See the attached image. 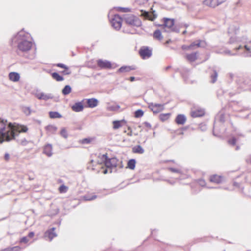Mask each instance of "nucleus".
Here are the masks:
<instances>
[{"label":"nucleus","mask_w":251,"mask_h":251,"mask_svg":"<svg viewBox=\"0 0 251 251\" xmlns=\"http://www.w3.org/2000/svg\"><path fill=\"white\" fill-rule=\"evenodd\" d=\"M63 73L65 75H70L71 74V72L68 71V70H66L63 72Z\"/></svg>","instance_id":"0e129e2a"},{"label":"nucleus","mask_w":251,"mask_h":251,"mask_svg":"<svg viewBox=\"0 0 251 251\" xmlns=\"http://www.w3.org/2000/svg\"><path fill=\"white\" fill-rule=\"evenodd\" d=\"M120 108L119 105H109L107 107V109L109 111H114L118 110Z\"/></svg>","instance_id":"a19ab883"},{"label":"nucleus","mask_w":251,"mask_h":251,"mask_svg":"<svg viewBox=\"0 0 251 251\" xmlns=\"http://www.w3.org/2000/svg\"><path fill=\"white\" fill-rule=\"evenodd\" d=\"M97 64L101 69H110L112 67L111 62L107 60L99 59L97 61Z\"/></svg>","instance_id":"9b49d317"},{"label":"nucleus","mask_w":251,"mask_h":251,"mask_svg":"<svg viewBox=\"0 0 251 251\" xmlns=\"http://www.w3.org/2000/svg\"><path fill=\"white\" fill-rule=\"evenodd\" d=\"M169 170L170 171H171V172H174V173H179L180 172L179 170L176 169H175V168H169Z\"/></svg>","instance_id":"603ef678"},{"label":"nucleus","mask_w":251,"mask_h":251,"mask_svg":"<svg viewBox=\"0 0 251 251\" xmlns=\"http://www.w3.org/2000/svg\"><path fill=\"white\" fill-rule=\"evenodd\" d=\"M153 36L154 38L159 41L163 39V36H162L161 31L159 29L155 30V31L153 32Z\"/></svg>","instance_id":"c756f323"},{"label":"nucleus","mask_w":251,"mask_h":251,"mask_svg":"<svg viewBox=\"0 0 251 251\" xmlns=\"http://www.w3.org/2000/svg\"><path fill=\"white\" fill-rule=\"evenodd\" d=\"M240 50H246L244 52H242L240 53L241 54L243 55L245 57H251V51H250V48L247 45L244 46V48L239 45L237 47H236L234 49V50L238 51Z\"/></svg>","instance_id":"6e6552de"},{"label":"nucleus","mask_w":251,"mask_h":251,"mask_svg":"<svg viewBox=\"0 0 251 251\" xmlns=\"http://www.w3.org/2000/svg\"><path fill=\"white\" fill-rule=\"evenodd\" d=\"M144 124L147 127H149L150 128H151V125L149 123H148L147 122H144Z\"/></svg>","instance_id":"052dcab7"},{"label":"nucleus","mask_w":251,"mask_h":251,"mask_svg":"<svg viewBox=\"0 0 251 251\" xmlns=\"http://www.w3.org/2000/svg\"><path fill=\"white\" fill-rule=\"evenodd\" d=\"M144 115V112L141 109H138L134 112V116L136 118H140Z\"/></svg>","instance_id":"ea45409f"},{"label":"nucleus","mask_w":251,"mask_h":251,"mask_svg":"<svg viewBox=\"0 0 251 251\" xmlns=\"http://www.w3.org/2000/svg\"><path fill=\"white\" fill-rule=\"evenodd\" d=\"M123 20L118 15H114L111 19V24L112 26L116 30H119L122 26Z\"/></svg>","instance_id":"423d86ee"},{"label":"nucleus","mask_w":251,"mask_h":251,"mask_svg":"<svg viewBox=\"0 0 251 251\" xmlns=\"http://www.w3.org/2000/svg\"><path fill=\"white\" fill-rule=\"evenodd\" d=\"M137 2L140 5H143L147 2L148 0H136Z\"/></svg>","instance_id":"3c124183"},{"label":"nucleus","mask_w":251,"mask_h":251,"mask_svg":"<svg viewBox=\"0 0 251 251\" xmlns=\"http://www.w3.org/2000/svg\"><path fill=\"white\" fill-rule=\"evenodd\" d=\"M87 104V107L89 108H94L98 106L99 104L98 100L96 98H91L85 99Z\"/></svg>","instance_id":"ddd939ff"},{"label":"nucleus","mask_w":251,"mask_h":251,"mask_svg":"<svg viewBox=\"0 0 251 251\" xmlns=\"http://www.w3.org/2000/svg\"><path fill=\"white\" fill-rule=\"evenodd\" d=\"M52 78L57 81H61L64 80V78L59 75L57 73L54 72L51 74Z\"/></svg>","instance_id":"473e14b6"},{"label":"nucleus","mask_w":251,"mask_h":251,"mask_svg":"<svg viewBox=\"0 0 251 251\" xmlns=\"http://www.w3.org/2000/svg\"><path fill=\"white\" fill-rule=\"evenodd\" d=\"M217 77H218L217 72L215 69H213L212 72L210 74V78H211L210 81H211V82L212 83H215L217 81Z\"/></svg>","instance_id":"bb28decb"},{"label":"nucleus","mask_w":251,"mask_h":251,"mask_svg":"<svg viewBox=\"0 0 251 251\" xmlns=\"http://www.w3.org/2000/svg\"><path fill=\"white\" fill-rule=\"evenodd\" d=\"M125 22L131 26L140 27L142 25V22L140 19L134 15L128 14H126L123 17Z\"/></svg>","instance_id":"7ed1b4c3"},{"label":"nucleus","mask_w":251,"mask_h":251,"mask_svg":"<svg viewBox=\"0 0 251 251\" xmlns=\"http://www.w3.org/2000/svg\"><path fill=\"white\" fill-rule=\"evenodd\" d=\"M175 21L170 18H164V26L168 28L170 31L178 33L179 29L176 26H174Z\"/></svg>","instance_id":"20e7f679"},{"label":"nucleus","mask_w":251,"mask_h":251,"mask_svg":"<svg viewBox=\"0 0 251 251\" xmlns=\"http://www.w3.org/2000/svg\"><path fill=\"white\" fill-rule=\"evenodd\" d=\"M28 237L27 236H25V237H22L21 239L20 242L21 243H26L28 242Z\"/></svg>","instance_id":"49530a36"},{"label":"nucleus","mask_w":251,"mask_h":251,"mask_svg":"<svg viewBox=\"0 0 251 251\" xmlns=\"http://www.w3.org/2000/svg\"><path fill=\"white\" fill-rule=\"evenodd\" d=\"M102 159L104 160V164L107 168H111L113 167L109 158L107 157V154L102 155Z\"/></svg>","instance_id":"4be33fe9"},{"label":"nucleus","mask_w":251,"mask_h":251,"mask_svg":"<svg viewBox=\"0 0 251 251\" xmlns=\"http://www.w3.org/2000/svg\"><path fill=\"white\" fill-rule=\"evenodd\" d=\"M220 120L222 123L224 122V115L223 114L220 115Z\"/></svg>","instance_id":"69168bd1"},{"label":"nucleus","mask_w":251,"mask_h":251,"mask_svg":"<svg viewBox=\"0 0 251 251\" xmlns=\"http://www.w3.org/2000/svg\"><path fill=\"white\" fill-rule=\"evenodd\" d=\"M170 116V113L161 114L159 115V119L161 121H165L168 120Z\"/></svg>","instance_id":"c9c22d12"},{"label":"nucleus","mask_w":251,"mask_h":251,"mask_svg":"<svg viewBox=\"0 0 251 251\" xmlns=\"http://www.w3.org/2000/svg\"><path fill=\"white\" fill-rule=\"evenodd\" d=\"M210 180L211 182L219 183L221 182V177L217 175H213L210 176Z\"/></svg>","instance_id":"c85d7f7f"},{"label":"nucleus","mask_w":251,"mask_h":251,"mask_svg":"<svg viewBox=\"0 0 251 251\" xmlns=\"http://www.w3.org/2000/svg\"><path fill=\"white\" fill-rule=\"evenodd\" d=\"M46 130L52 134H54L57 130V127L53 125H49L46 127Z\"/></svg>","instance_id":"72a5a7b5"},{"label":"nucleus","mask_w":251,"mask_h":251,"mask_svg":"<svg viewBox=\"0 0 251 251\" xmlns=\"http://www.w3.org/2000/svg\"><path fill=\"white\" fill-rule=\"evenodd\" d=\"M228 75V76L230 78V79L231 80H232L233 77H234V74H232V73H229Z\"/></svg>","instance_id":"680f3d73"},{"label":"nucleus","mask_w":251,"mask_h":251,"mask_svg":"<svg viewBox=\"0 0 251 251\" xmlns=\"http://www.w3.org/2000/svg\"><path fill=\"white\" fill-rule=\"evenodd\" d=\"M72 88L70 85H66L62 90V94L66 96L70 94L71 92Z\"/></svg>","instance_id":"f704fd0d"},{"label":"nucleus","mask_w":251,"mask_h":251,"mask_svg":"<svg viewBox=\"0 0 251 251\" xmlns=\"http://www.w3.org/2000/svg\"><path fill=\"white\" fill-rule=\"evenodd\" d=\"M52 145L48 144L44 147L43 153L46 154L48 156L50 157L52 154Z\"/></svg>","instance_id":"f3484780"},{"label":"nucleus","mask_w":251,"mask_h":251,"mask_svg":"<svg viewBox=\"0 0 251 251\" xmlns=\"http://www.w3.org/2000/svg\"><path fill=\"white\" fill-rule=\"evenodd\" d=\"M2 251H12V250H11V248H8L2 250Z\"/></svg>","instance_id":"774afa93"},{"label":"nucleus","mask_w":251,"mask_h":251,"mask_svg":"<svg viewBox=\"0 0 251 251\" xmlns=\"http://www.w3.org/2000/svg\"><path fill=\"white\" fill-rule=\"evenodd\" d=\"M226 0H205L204 3L209 7L214 8L222 4Z\"/></svg>","instance_id":"1a4fd4ad"},{"label":"nucleus","mask_w":251,"mask_h":251,"mask_svg":"<svg viewBox=\"0 0 251 251\" xmlns=\"http://www.w3.org/2000/svg\"><path fill=\"white\" fill-rule=\"evenodd\" d=\"M139 54L143 59L148 58L151 56V50L148 47H143L139 50Z\"/></svg>","instance_id":"0eeeda50"},{"label":"nucleus","mask_w":251,"mask_h":251,"mask_svg":"<svg viewBox=\"0 0 251 251\" xmlns=\"http://www.w3.org/2000/svg\"><path fill=\"white\" fill-rule=\"evenodd\" d=\"M117 8L119 11L122 12H128L130 11V9L129 8L119 7Z\"/></svg>","instance_id":"37998d69"},{"label":"nucleus","mask_w":251,"mask_h":251,"mask_svg":"<svg viewBox=\"0 0 251 251\" xmlns=\"http://www.w3.org/2000/svg\"><path fill=\"white\" fill-rule=\"evenodd\" d=\"M134 69V68H132L131 66H124L119 68L118 72L119 73L128 72L130 70Z\"/></svg>","instance_id":"cd10ccee"},{"label":"nucleus","mask_w":251,"mask_h":251,"mask_svg":"<svg viewBox=\"0 0 251 251\" xmlns=\"http://www.w3.org/2000/svg\"><path fill=\"white\" fill-rule=\"evenodd\" d=\"M9 79L13 82H17L19 80L20 76L19 73L11 72L9 74Z\"/></svg>","instance_id":"6ab92c4d"},{"label":"nucleus","mask_w":251,"mask_h":251,"mask_svg":"<svg viewBox=\"0 0 251 251\" xmlns=\"http://www.w3.org/2000/svg\"><path fill=\"white\" fill-rule=\"evenodd\" d=\"M13 125H14L16 129H12V130L13 131V132L16 134L15 132H25L27 131L28 128L25 126H21L18 124H16V123L13 124ZM17 135H16V136Z\"/></svg>","instance_id":"4468645a"},{"label":"nucleus","mask_w":251,"mask_h":251,"mask_svg":"<svg viewBox=\"0 0 251 251\" xmlns=\"http://www.w3.org/2000/svg\"><path fill=\"white\" fill-rule=\"evenodd\" d=\"M12 251H20L21 250V248L19 246H15L12 248H11Z\"/></svg>","instance_id":"864d4df0"},{"label":"nucleus","mask_w":251,"mask_h":251,"mask_svg":"<svg viewBox=\"0 0 251 251\" xmlns=\"http://www.w3.org/2000/svg\"><path fill=\"white\" fill-rule=\"evenodd\" d=\"M50 117L52 119L60 118L62 117L61 115L56 111H50L49 112Z\"/></svg>","instance_id":"7c9ffc66"},{"label":"nucleus","mask_w":251,"mask_h":251,"mask_svg":"<svg viewBox=\"0 0 251 251\" xmlns=\"http://www.w3.org/2000/svg\"><path fill=\"white\" fill-rule=\"evenodd\" d=\"M132 152L135 153L143 154L145 151L140 145H137L132 148Z\"/></svg>","instance_id":"393cba45"},{"label":"nucleus","mask_w":251,"mask_h":251,"mask_svg":"<svg viewBox=\"0 0 251 251\" xmlns=\"http://www.w3.org/2000/svg\"><path fill=\"white\" fill-rule=\"evenodd\" d=\"M126 124V121L125 120L121 121H114L113 122V128L114 129H118L123 126V124Z\"/></svg>","instance_id":"b1692460"},{"label":"nucleus","mask_w":251,"mask_h":251,"mask_svg":"<svg viewBox=\"0 0 251 251\" xmlns=\"http://www.w3.org/2000/svg\"><path fill=\"white\" fill-rule=\"evenodd\" d=\"M91 142V139L89 138H85L82 140V143L83 144H89Z\"/></svg>","instance_id":"5fc2aeb1"},{"label":"nucleus","mask_w":251,"mask_h":251,"mask_svg":"<svg viewBox=\"0 0 251 251\" xmlns=\"http://www.w3.org/2000/svg\"><path fill=\"white\" fill-rule=\"evenodd\" d=\"M4 159H5L6 161H9V158H10V155H9V153H5V154H4Z\"/></svg>","instance_id":"13d9d810"},{"label":"nucleus","mask_w":251,"mask_h":251,"mask_svg":"<svg viewBox=\"0 0 251 251\" xmlns=\"http://www.w3.org/2000/svg\"><path fill=\"white\" fill-rule=\"evenodd\" d=\"M23 111L26 116H29L31 113V110L29 107H23Z\"/></svg>","instance_id":"79ce46f5"},{"label":"nucleus","mask_w":251,"mask_h":251,"mask_svg":"<svg viewBox=\"0 0 251 251\" xmlns=\"http://www.w3.org/2000/svg\"><path fill=\"white\" fill-rule=\"evenodd\" d=\"M12 42L17 44V50L22 52H27L33 46L30 35L22 29L19 31L12 39Z\"/></svg>","instance_id":"f257e3e1"},{"label":"nucleus","mask_w":251,"mask_h":251,"mask_svg":"<svg viewBox=\"0 0 251 251\" xmlns=\"http://www.w3.org/2000/svg\"><path fill=\"white\" fill-rule=\"evenodd\" d=\"M236 142V139L235 137H232L231 139L228 140V143L229 144L234 146Z\"/></svg>","instance_id":"c03bdc74"},{"label":"nucleus","mask_w":251,"mask_h":251,"mask_svg":"<svg viewBox=\"0 0 251 251\" xmlns=\"http://www.w3.org/2000/svg\"><path fill=\"white\" fill-rule=\"evenodd\" d=\"M186 121V117L183 114H179L178 115L175 120L176 123L177 125H184Z\"/></svg>","instance_id":"dca6fc26"},{"label":"nucleus","mask_w":251,"mask_h":251,"mask_svg":"<svg viewBox=\"0 0 251 251\" xmlns=\"http://www.w3.org/2000/svg\"><path fill=\"white\" fill-rule=\"evenodd\" d=\"M83 108L84 106L81 102H76L72 106V110L76 112L82 111Z\"/></svg>","instance_id":"2eb2a0df"},{"label":"nucleus","mask_w":251,"mask_h":251,"mask_svg":"<svg viewBox=\"0 0 251 251\" xmlns=\"http://www.w3.org/2000/svg\"><path fill=\"white\" fill-rule=\"evenodd\" d=\"M141 12L144 17H145L146 18H149L150 14L148 12L144 10H141Z\"/></svg>","instance_id":"de8ad7c7"},{"label":"nucleus","mask_w":251,"mask_h":251,"mask_svg":"<svg viewBox=\"0 0 251 251\" xmlns=\"http://www.w3.org/2000/svg\"><path fill=\"white\" fill-rule=\"evenodd\" d=\"M7 121L4 119H0V143L3 141H10L14 139L16 134L13 132L12 129H16L13 124L9 123L8 125L7 130H5Z\"/></svg>","instance_id":"f03ea898"},{"label":"nucleus","mask_w":251,"mask_h":251,"mask_svg":"<svg viewBox=\"0 0 251 251\" xmlns=\"http://www.w3.org/2000/svg\"><path fill=\"white\" fill-rule=\"evenodd\" d=\"M243 83L245 85L250 86V80L249 78H246L243 81Z\"/></svg>","instance_id":"8fccbe9b"},{"label":"nucleus","mask_w":251,"mask_h":251,"mask_svg":"<svg viewBox=\"0 0 251 251\" xmlns=\"http://www.w3.org/2000/svg\"><path fill=\"white\" fill-rule=\"evenodd\" d=\"M136 160L135 159H131L127 162V167L131 169L134 170L135 167Z\"/></svg>","instance_id":"2f4dec72"},{"label":"nucleus","mask_w":251,"mask_h":251,"mask_svg":"<svg viewBox=\"0 0 251 251\" xmlns=\"http://www.w3.org/2000/svg\"><path fill=\"white\" fill-rule=\"evenodd\" d=\"M60 134L62 137H63L65 139H67L68 138V133L66 129L64 127L61 129L60 132Z\"/></svg>","instance_id":"58836bf2"},{"label":"nucleus","mask_w":251,"mask_h":251,"mask_svg":"<svg viewBox=\"0 0 251 251\" xmlns=\"http://www.w3.org/2000/svg\"><path fill=\"white\" fill-rule=\"evenodd\" d=\"M206 46V43L204 41L198 40L192 43L188 48H190V50H194L197 48L202 47L204 48Z\"/></svg>","instance_id":"9d476101"},{"label":"nucleus","mask_w":251,"mask_h":251,"mask_svg":"<svg viewBox=\"0 0 251 251\" xmlns=\"http://www.w3.org/2000/svg\"><path fill=\"white\" fill-rule=\"evenodd\" d=\"M97 196L95 195L91 196L90 195H86L83 196V199L85 201H92L96 199Z\"/></svg>","instance_id":"e433bc0d"},{"label":"nucleus","mask_w":251,"mask_h":251,"mask_svg":"<svg viewBox=\"0 0 251 251\" xmlns=\"http://www.w3.org/2000/svg\"><path fill=\"white\" fill-rule=\"evenodd\" d=\"M27 141L25 139V138H24L21 141V144L23 146H25L27 145Z\"/></svg>","instance_id":"6e6d98bb"},{"label":"nucleus","mask_w":251,"mask_h":251,"mask_svg":"<svg viewBox=\"0 0 251 251\" xmlns=\"http://www.w3.org/2000/svg\"><path fill=\"white\" fill-rule=\"evenodd\" d=\"M237 41V39L236 38V37L231 36L228 43L229 44H233L235 42H236Z\"/></svg>","instance_id":"a18cd8bd"},{"label":"nucleus","mask_w":251,"mask_h":251,"mask_svg":"<svg viewBox=\"0 0 251 251\" xmlns=\"http://www.w3.org/2000/svg\"><path fill=\"white\" fill-rule=\"evenodd\" d=\"M54 230L55 228L52 227L45 233V236L49 237L50 241H51L54 237L57 236V234L54 232Z\"/></svg>","instance_id":"aec40b11"},{"label":"nucleus","mask_w":251,"mask_h":251,"mask_svg":"<svg viewBox=\"0 0 251 251\" xmlns=\"http://www.w3.org/2000/svg\"><path fill=\"white\" fill-rule=\"evenodd\" d=\"M34 233L33 232L31 231V232H30L28 233V235L27 236V237L28 238H32V237H33V236H34Z\"/></svg>","instance_id":"bf43d9fd"},{"label":"nucleus","mask_w":251,"mask_h":251,"mask_svg":"<svg viewBox=\"0 0 251 251\" xmlns=\"http://www.w3.org/2000/svg\"><path fill=\"white\" fill-rule=\"evenodd\" d=\"M35 96L39 100H48L53 98V96L51 94H45L43 92L36 93Z\"/></svg>","instance_id":"f8f14e48"},{"label":"nucleus","mask_w":251,"mask_h":251,"mask_svg":"<svg viewBox=\"0 0 251 251\" xmlns=\"http://www.w3.org/2000/svg\"><path fill=\"white\" fill-rule=\"evenodd\" d=\"M199 183L201 186H204L205 185V182L203 179H200L199 180Z\"/></svg>","instance_id":"4d7b16f0"},{"label":"nucleus","mask_w":251,"mask_h":251,"mask_svg":"<svg viewBox=\"0 0 251 251\" xmlns=\"http://www.w3.org/2000/svg\"><path fill=\"white\" fill-rule=\"evenodd\" d=\"M239 30L238 26L231 25L228 28V33L230 34H236Z\"/></svg>","instance_id":"5701e85b"},{"label":"nucleus","mask_w":251,"mask_h":251,"mask_svg":"<svg viewBox=\"0 0 251 251\" xmlns=\"http://www.w3.org/2000/svg\"><path fill=\"white\" fill-rule=\"evenodd\" d=\"M165 104H159L153 102L148 103V107L154 114H157L163 111L165 108Z\"/></svg>","instance_id":"39448f33"},{"label":"nucleus","mask_w":251,"mask_h":251,"mask_svg":"<svg viewBox=\"0 0 251 251\" xmlns=\"http://www.w3.org/2000/svg\"><path fill=\"white\" fill-rule=\"evenodd\" d=\"M188 47H189V46H183L182 47V48L183 50H191L190 48H188Z\"/></svg>","instance_id":"338daca9"},{"label":"nucleus","mask_w":251,"mask_h":251,"mask_svg":"<svg viewBox=\"0 0 251 251\" xmlns=\"http://www.w3.org/2000/svg\"><path fill=\"white\" fill-rule=\"evenodd\" d=\"M186 59L190 62H194L197 59V52H193L186 55Z\"/></svg>","instance_id":"412c9836"},{"label":"nucleus","mask_w":251,"mask_h":251,"mask_svg":"<svg viewBox=\"0 0 251 251\" xmlns=\"http://www.w3.org/2000/svg\"><path fill=\"white\" fill-rule=\"evenodd\" d=\"M56 66L57 67H60V68H64L65 69V70H68L69 68L68 67L66 66L65 65L63 64H62V63H58L56 65Z\"/></svg>","instance_id":"09e8293b"},{"label":"nucleus","mask_w":251,"mask_h":251,"mask_svg":"<svg viewBox=\"0 0 251 251\" xmlns=\"http://www.w3.org/2000/svg\"><path fill=\"white\" fill-rule=\"evenodd\" d=\"M66 188H67V187L63 185L60 187L59 190H60V192H63V189H66Z\"/></svg>","instance_id":"e2e57ef3"},{"label":"nucleus","mask_w":251,"mask_h":251,"mask_svg":"<svg viewBox=\"0 0 251 251\" xmlns=\"http://www.w3.org/2000/svg\"><path fill=\"white\" fill-rule=\"evenodd\" d=\"M111 163L112 164V166L113 167H116L118 165V162L119 161L118 159L116 157H113L111 158H109Z\"/></svg>","instance_id":"4c0bfd02"},{"label":"nucleus","mask_w":251,"mask_h":251,"mask_svg":"<svg viewBox=\"0 0 251 251\" xmlns=\"http://www.w3.org/2000/svg\"><path fill=\"white\" fill-rule=\"evenodd\" d=\"M215 52L217 53L225 54L229 55H236L238 53H231V51L226 49H220L215 50Z\"/></svg>","instance_id":"a211bd4d"},{"label":"nucleus","mask_w":251,"mask_h":251,"mask_svg":"<svg viewBox=\"0 0 251 251\" xmlns=\"http://www.w3.org/2000/svg\"><path fill=\"white\" fill-rule=\"evenodd\" d=\"M204 114V112L202 110H195L192 112L191 115L193 117H199L202 116Z\"/></svg>","instance_id":"a878e982"}]
</instances>
